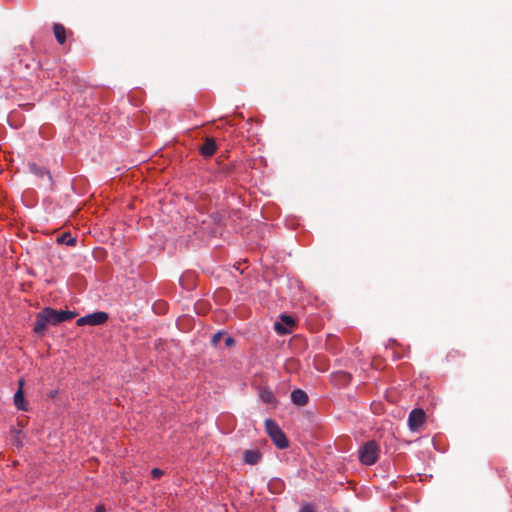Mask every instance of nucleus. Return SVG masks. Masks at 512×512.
<instances>
[{
  "mask_svg": "<svg viewBox=\"0 0 512 512\" xmlns=\"http://www.w3.org/2000/svg\"><path fill=\"white\" fill-rule=\"evenodd\" d=\"M265 428L276 447L279 449H285L289 446V441L285 434L274 420L266 419Z\"/></svg>",
  "mask_w": 512,
  "mask_h": 512,
  "instance_id": "obj_1",
  "label": "nucleus"
},
{
  "mask_svg": "<svg viewBox=\"0 0 512 512\" xmlns=\"http://www.w3.org/2000/svg\"><path fill=\"white\" fill-rule=\"evenodd\" d=\"M379 447L375 441L366 442L359 449V460L362 464L370 466L378 459Z\"/></svg>",
  "mask_w": 512,
  "mask_h": 512,
  "instance_id": "obj_2",
  "label": "nucleus"
},
{
  "mask_svg": "<svg viewBox=\"0 0 512 512\" xmlns=\"http://www.w3.org/2000/svg\"><path fill=\"white\" fill-rule=\"evenodd\" d=\"M108 320V314L103 311L94 312L91 314H88L84 317H81L77 320L76 324L78 326H84V325H101L104 324Z\"/></svg>",
  "mask_w": 512,
  "mask_h": 512,
  "instance_id": "obj_3",
  "label": "nucleus"
},
{
  "mask_svg": "<svg viewBox=\"0 0 512 512\" xmlns=\"http://www.w3.org/2000/svg\"><path fill=\"white\" fill-rule=\"evenodd\" d=\"M46 309L50 317V325H57L67 320H71L77 315L75 312L72 311H57L50 307H46Z\"/></svg>",
  "mask_w": 512,
  "mask_h": 512,
  "instance_id": "obj_4",
  "label": "nucleus"
},
{
  "mask_svg": "<svg viewBox=\"0 0 512 512\" xmlns=\"http://www.w3.org/2000/svg\"><path fill=\"white\" fill-rule=\"evenodd\" d=\"M48 325H50V317L47 313V309L44 308L36 315L34 332L40 336H43L47 331Z\"/></svg>",
  "mask_w": 512,
  "mask_h": 512,
  "instance_id": "obj_5",
  "label": "nucleus"
},
{
  "mask_svg": "<svg viewBox=\"0 0 512 512\" xmlns=\"http://www.w3.org/2000/svg\"><path fill=\"white\" fill-rule=\"evenodd\" d=\"M425 412L422 409H413L408 418L410 430L417 431L425 422Z\"/></svg>",
  "mask_w": 512,
  "mask_h": 512,
  "instance_id": "obj_6",
  "label": "nucleus"
},
{
  "mask_svg": "<svg viewBox=\"0 0 512 512\" xmlns=\"http://www.w3.org/2000/svg\"><path fill=\"white\" fill-rule=\"evenodd\" d=\"M295 326V320L292 316L282 315L281 321L276 322L274 329L278 334L284 335L291 332V328Z\"/></svg>",
  "mask_w": 512,
  "mask_h": 512,
  "instance_id": "obj_7",
  "label": "nucleus"
},
{
  "mask_svg": "<svg viewBox=\"0 0 512 512\" xmlns=\"http://www.w3.org/2000/svg\"><path fill=\"white\" fill-rule=\"evenodd\" d=\"M18 385H19V388L16 391V393L14 394V404L18 409H20L22 411H27V403L25 401L24 393H23L24 380L20 379L18 381Z\"/></svg>",
  "mask_w": 512,
  "mask_h": 512,
  "instance_id": "obj_8",
  "label": "nucleus"
},
{
  "mask_svg": "<svg viewBox=\"0 0 512 512\" xmlns=\"http://www.w3.org/2000/svg\"><path fill=\"white\" fill-rule=\"evenodd\" d=\"M308 395L301 389H295L291 393V400L295 405L304 406L308 403Z\"/></svg>",
  "mask_w": 512,
  "mask_h": 512,
  "instance_id": "obj_9",
  "label": "nucleus"
},
{
  "mask_svg": "<svg viewBox=\"0 0 512 512\" xmlns=\"http://www.w3.org/2000/svg\"><path fill=\"white\" fill-rule=\"evenodd\" d=\"M216 142L213 138H206L204 144L200 147V152L205 157H211L216 152Z\"/></svg>",
  "mask_w": 512,
  "mask_h": 512,
  "instance_id": "obj_10",
  "label": "nucleus"
},
{
  "mask_svg": "<svg viewBox=\"0 0 512 512\" xmlns=\"http://www.w3.org/2000/svg\"><path fill=\"white\" fill-rule=\"evenodd\" d=\"M261 454L258 450H245L243 452V459L245 463L255 465L259 462Z\"/></svg>",
  "mask_w": 512,
  "mask_h": 512,
  "instance_id": "obj_11",
  "label": "nucleus"
},
{
  "mask_svg": "<svg viewBox=\"0 0 512 512\" xmlns=\"http://www.w3.org/2000/svg\"><path fill=\"white\" fill-rule=\"evenodd\" d=\"M28 169H29L30 173L34 174L35 176H37L39 178L47 177V179L49 181L51 180V176H50L49 172L44 167H41L35 163H30L28 165Z\"/></svg>",
  "mask_w": 512,
  "mask_h": 512,
  "instance_id": "obj_12",
  "label": "nucleus"
},
{
  "mask_svg": "<svg viewBox=\"0 0 512 512\" xmlns=\"http://www.w3.org/2000/svg\"><path fill=\"white\" fill-rule=\"evenodd\" d=\"M54 36L59 44H64L66 41V29L62 24L56 23L53 26Z\"/></svg>",
  "mask_w": 512,
  "mask_h": 512,
  "instance_id": "obj_13",
  "label": "nucleus"
},
{
  "mask_svg": "<svg viewBox=\"0 0 512 512\" xmlns=\"http://www.w3.org/2000/svg\"><path fill=\"white\" fill-rule=\"evenodd\" d=\"M58 242L66 244L68 246H74L76 244V238L72 237L69 233H63L58 238Z\"/></svg>",
  "mask_w": 512,
  "mask_h": 512,
  "instance_id": "obj_14",
  "label": "nucleus"
},
{
  "mask_svg": "<svg viewBox=\"0 0 512 512\" xmlns=\"http://www.w3.org/2000/svg\"><path fill=\"white\" fill-rule=\"evenodd\" d=\"M261 399L266 403H273L275 401L274 394L268 389H263L260 393Z\"/></svg>",
  "mask_w": 512,
  "mask_h": 512,
  "instance_id": "obj_15",
  "label": "nucleus"
},
{
  "mask_svg": "<svg viewBox=\"0 0 512 512\" xmlns=\"http://www.w3.org/2000/svg\"><path fill=\"white\" fill-rule=\"evenodd\" d=\"M163 474H164L163 470H161V469H159V468H153V469L151 470V476H152V478H154V479H159V478H161V477L163 476Z\"/></svg>",
  "mask_w": 512,
  "mask_h": 512,
  "instance_id": "obj_16",
  "label": "nucleus"
},
{
  "mask_svg": "<svg viewBox=\"0 0 512 512\" xmlns=\"http://www.w3.org/2000/svg\"><path fill=\"white\" fill-rule=\"evenodd\" d=\"M336 376L339 377L343 383H348L351 379V376L346 372H340Z\"/></svg>",
  "mask_w": 512,
  "mask_h": 512,
  "instance_id": "obj_17",
  "label": "nucleus"
},
{
  "mask_svg": "<svg viewBox=\"0 0 512 512\" xmlns=\"http://www.w3.org/2000/svg\"><path fill=\"white\" fill-rule=\"evenodd\" d=\"M221 338H222V332L221 331L216 332L212 336V339H211L212 344L217 345V343L221 340Z\"/></svg>",
  "mask_w": 512,
  "mask_h": 512,
  "instance_id": "obj_18",
  "label": "nucleus"
},
{
  "mask_svg": "<svg viewBox=\"0 0 512 512\" xmlns=\"http://www.w3.org/2000/svg\"><path fill=\"white\" fill-rule=\"evenodd\" d=\"M234 344H235V340H234V338H232V337H227V338L225 339V345H226L227 347H232Z\"/></svg>",
  "mask_w": 512,
  "mask_h": 512,
  "instance_id": "obj_19",
  "label": "nucleus"
},
{
  "mask_svg": "<svg viewBox=\"0 0 512 512\" xmlns=\"http://www.w3.org/2000/svg\"><path fill=\"white\" fill-rule=\"evenodd\" d=\"M300 512H314V508L311 505H305L301 508Z\"/></svg>",
  "mask_w": 512,
  "mask_h": 512,
  "instance_id": "obj_20",
  "label": "nucleus"
},
{
  "mask_svg": "<svg viewBox=\"0 0 512 512\" xmlns=\"http://www.w3.org/2000/svg\"><path fill=\"white\" fill-rule=\"evenodd\" d=\"M94 512H106L105 507L103 505H99L95 508Z\"/></svg>",
  "mask_w": 512,
  "mask_h": 512,
  "instance_id": "obj_21",
  "label": "nucleus"
}]
</instances>
